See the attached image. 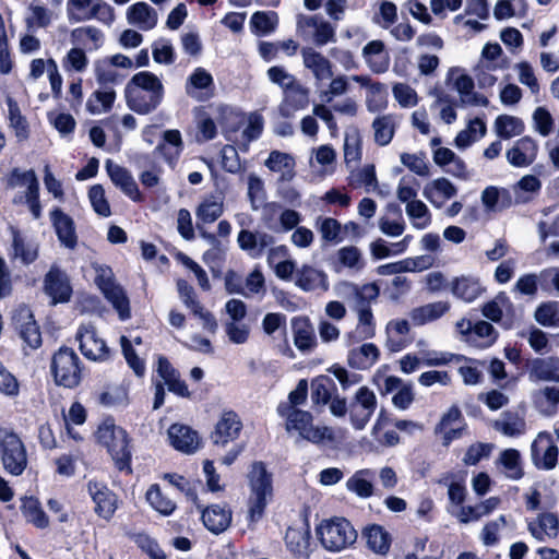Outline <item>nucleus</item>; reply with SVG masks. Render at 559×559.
Wrapping results in <instances>:
<instances>
[{
  "label": "nucleus",
  "mask_w": 559,
  "mask_h": 559,
  "mask_svg": "<svg viewBox=\"0 0 559 559\" xmlns=\"http://www.w3.org/2000/svg\"><path fill=\"white\" fill-rule=\"evenodd\" d=\"M377 396L368 386H360L349 403V418L356 430H362L377 409Z\"/></svg>",
  "instance_id": "obj_9"
},
{
  "label": "nucleus",
  "mask_w": 559,
  "mask_h": 559,
  "mask_svg": "<svg viewBox=\"0 0 559 559\" xmlns=\"http://www.w3.org/2000/svg\"><path fill=\"white\" fill-rule=\"evenodd\" d=\"M193 90L206 91L205 93H199L195 98L200 102L210 99L214 94V80L212 74L204 68H195L193 72L188 76L186 83V92L190 96H194Z\"/></svg>",
  "instance_id": "obj_29"
},
{
  "label": "nucleus",
  "mask_w": 559,
  "mask_h": 559,
  "mask_svg": "<svg viewBox=\"0 0 559 559\" xmlns=\"http://www.w3.org/2000/svg\"><path fill=\"white\" fill-rule=\"evenodd\" d=\"M163 479L166 480L170 486L185 493L188 499L197 503L198 493L191 483L182 475L177 473H165Z\"/></svg>",
  "instance_id": "obj_60"
},
{
  "label": "nucleus",
  "mask_w": 559,
  "mask_h": 559,
  "mask_svg": "<svg viewBox=\"0 0 559 559\" xmlns=\"http://www.w3.org/2000/svg\"><path fill=\"white\" fill-rule=\"evenodd\" d=\"M295 160L292 155L281 152L272 151L265 160V166L271 171H281L283 169H293Z\"/></svg>",
  "instance_id": "obj_64"
},
{
  "label": "nucleus",
  "mask_w": 559,
  "mask_h": 559,
  "mask_svg": "<svg viewBox=\"0 0 559 559\" xmlns=\"http://www.w3.org/2000/svg\"><path fill=\"white\" fill-rule=\"evenodd\" d=\"M451 290L455 297L472 302L481 295L484 288L477 278L461 276L453 280Z\"/></svg>",
  "instance_id": "obj_38"
},
{
  "label": "nucleus",
  "mask_w": 559,
  "mask_h": 559,
  "mask_svg": "<svg viewBox=\"0 0 559 559\" xmlns=\"http://www.w3.org/2000/svg\"><path fill=\"white\" fill-rule=\"evenodd\" d=\"M168 439L171 447L182 453L192 454L201 444L197 430L185 424L175 423L168 428Z\"/></svg>",
  "instance_id": "obj_18"
},
{
  "label": "nucleus",
  "mask_w": 559,
  "mask_h": 559,
  "mask_svg": "<svg viewBox=\"0 0 559 559\" xmlns=\"http://www.w3.org/2000/svg\"><path fill=\"white\" fill-rule=\"evenodd\" d=\"M537 151L536 141L530 136H523L508 150L507 159L514 167H527L536 159Z\"/></svg>",
  "instance_id": "obj_24"
},
{
  "label": "nucleus",
  "mask_w": 559,
  "mask_h": 559,
  "mask_svg": "<svg viewBox=\"0 0 559 559\" xmlns=\"http://www.w3.org/2000/svg\"><path fill=\"white\" fill-rule=\"evenodd\" d=\"M495 128L499 138L508 140L522 134L524 131V123L518 117L500 115L496 118Z\"/></svg>",
  "instance_id": "obj_45"
},
{
  "label": "nucleus",
  "mask_w": 559,
  "mask_h": 559,
  "mask_svg": "<svg viewBox=\"0 0 559 559\" xmlns=\"http://www.w3.org/2000/svg\"><path fill=\"white\" fill-rule=\"evenodd\" d=\"M224 193L215 190L205 194L195 209L197 227L216 222L224 213Z\"/></svg>",
  "instance_id": "obj_19"
},
{
  "label": "nucleus",
  "mask_w": 559,
  "mask_h": 559,
  "mask_svg": "<svg viewBox=\"0 0 559 559\" xmlns=\"http://www.w3.org/2000/svg\"><path fill=\"white\" fill-rule=\"evenodd\" d=\"M475 126L480 127V136H484L486 134L487 127H486L485 121L481 118L476 117V118L469 120V122L467 124V129L460 131L454 139V143L459 148H465V147L472 145V143H474L476 141Z\"/></svg>",
  "instance_id": "obj_55"
},
{
  "label": "nucleus",
  "mask_w": 559,
  "mask_h": 559,
  "mask_svg": "<svg viewBox=\"0 0 559 559\" xmlns=\"http://www.w3.org/2000/svg\"><path fill=\"white\" fill-rule=\"evenodd\" d=\"M356 333L360 341L369 340L374 336L376 321L370 305H365L359 308Z\"/></svg>",
  "instance_id": "obj_51"
},
{
  "label": "nucleus",
  "mask_w": 559,
  "mask_h": 559,
  "mask_svg": "<svg viewBox=\"0 0 559 559\" xmlns=\"http://www.w3.org/2000/svg\"><path fill=\"white\" fill-rule=\"evenodd\" d=\"M84 364L71 347L62 345L50 359V372L57 386L76 389L84 379Z\"/></svg>",
  "instance_id": "obj_4"
},
{
  "label": "nucleus",
  "mask_w": 559,
  "mask_h": 559,
  "mask_svg": "<svg viewBox=\"0 0 559 559\" xmlns=\"http://www.w3.org/2000/svg\"><path fill=\"white\" fill-rule=\"evenodd\" d=\"M495 428L507 437H519L525 432L526 423L516 413L504 412L503 419L496 421Z\"/></svg>",
  "instance_id": "obj_47"
},
{
  "label": "nucleus",
  "mask_w": 559,
  "mask_h": 559,
  "mask_svg": "<svg viewBox=\"0 0 559 559\" xmlns=\"http://www.w3.org/2000/svg\"><path fill=\"white\" fill-rule=\"evenodd\" d=\"M450 308L448 301L430 302L415 308L412 312V319L415 325H425L443 317Z\"/></svg>",
  "instance_id": "obj_37"
},
{
  "label": "nucleus",
  "mask_w": 559,
  "mask_h": 559,
  "mask_svg": "<svg viewBox=\"0 0 559 559\" xmlns=\"http://www.w3.org/2000/svg\"><path fill=\"white\" fill-rule=\"evenodd\" d=\"M287 550L297 559L306 557L310 550L311 531L307 518H305L302 526H289L284 537Z\"/></svg>",
  "instance_id": "obj_21"
},
{
  "label": "nucleus",
  "mask_w": 559,
  "mask_h": 559,
  "mask_svg": "<svg viewBox=\"0 0 559 559\" xmlns=\"http://www.w3.org/2000/svg\"><path fill=\"white\" fill-rule=\"evenodd\" d=\"M50 219L60 243L73 250L78 246V235L73 218L60 207H55L50 211Z\"/></svg>",
  "instance_id": "obj_20"
},
{
  "label": "nucleus",
  "mask_w": 559,
  "mask_h": 559,
  "mask_svg": "<svg viewBox=\"0 0 559 559\" xmlns=\"http://www.w3.org/2000/svg\"><path fill=\"white\" fill-rule=\"evenodd\" d=\"M75 338L79 341L80 352L86 359L106 361L110 358V348L103 338L98 337L93 325H80Z\"/></svg>",
  "instance_id": "obj_10"
},
{
  "label": "nucleus",
  "mask_w": 559,
  "mask_h": 559,
  "mask_svg": "<svg viewBox=\"0 0 559 559\" xmlns=\"http://www.w3.org/2000/svg\"><path fill=\"white\" fill-rule=\"evenodd\" d=\"M241 429L242 423L238 414L234 411H225L211 432L210 439L215 445L225 447L238 439Z\"/></svg>",
  "instance_id": "obj_15"
},
{
  "label": "nucleus",
  "mask_w": 559,
  "mask_h": 559,
  "mask_svg": "<svg viewBox=\"0 0 559 559\" xmlns=\"http://www.w3.org/2000/svg\"><path fill=\"white\" fill-rule=\"evenodd\" d=\"M183 151V141L179 130L170 129L163 133L162 141L155 147L154 153L163 156L169 165L176 164Z\"/></svg>",
  "instance_id": "obj_27"
},
{
  "label": "nucleus",
  "mask_w": 559,
  "mask_h": 559,
  "mask_svg": "<svg viewBox=\"0 0 559 559\" xmlns=\"http://www.w3.org/2000/svg\"><path fill=\"white\" fill-rule=\"evenodd\" d=\"M96 442L106 449L115 471L124 476L133 474V443L129 432L116 425L111 416L106 417L95 431Z\"/></svg>",
  "instance_id": "obj_1"
},
{
  "label": "nucleus",
  "mask_w": 559,
  "mask_h": 559,
  "mask_svg": "<svg viewBox=\"0 0 559 559\" xmlns=\"http://www.w3.org/2000/svg\"><path fill=\"white\" fill-rule=\"evenodd\" d=\"M481 202L487 211L496 212L511 206L512 199L508 190L503 189L500 195V191L497 187L488 186L481 193Z\"/></svg>",
  "instance_id": "obj_42"
},
{
  "label": "nucleus",
  "mask_w": 559,
  "mask_h": 559,
  "mask_svg": "<svg viewBox=\"0 0 559 559\" xmlns=\"http://www.w3.org/2000/svg\"><path fill=\"white\" fill-rule=\"evenodd\" d=\"M530 374L536 380L559 382V357L532 359Z\"/></svg>",
  "instance_id": "obj_35"
},
{
  "label": "nucleus",
  "mask_w": 559,
  "mask_h": 559,
  "mask_svg": "<svg viewBox=\"0 0 559 559\" xmlns=\"http://www.w3.org/2000/svg\"><path fill=\"white\" fill-rule=\"evenodd\" d=\"M43 292L51 306L69 302L73 295L70 276L59 265L52 264L44 275Z\"/></svg>",
  "instance_id": "obj_7"
},
{
  "label": "nucleus",
  "mask_w": 559,
  "mask_h": 559,
  "mask_svg": "<svg viewBox=\"0 0 559 559\" xmlns=\"http://www.w3.org/2000/svg\"><path fill=\"white\" fill-rule=\"evenodd\" d=\"M406 213L412 219H421L424 222H415L414 227L418 229L426 228L430 224V213L427 205L420 200H413L406 204Z\"/></svg>",
  "instance_id": "obj_61"
},
{
  "label": "nucleus",
  "mask_w": 559,
  "mask_h": 559,
  "mask_svg": "<svg viewBox=\"0 0 559 559\" xmlns=\"http://www.w3.org/2000/svg\"><path fill=\"white\" fill-rule=\"evenodd\" d=\"M374 142L380 146L388 145L394 136V126L390 116L377 117L372 122Z\"/></svg>",
  "instance_id": "obj_56"
},
{
  "label": "nucleus",
  "mask_w": 559,
  "mask_h": 559,
  "mask_svg": "<svg viewBox=\"0 0 559 559\" xmlns=\"http://www.w3.org/2000/svg\"><path fill=\"white\" fill-rule=\"evenodd\" d=\"M247 478L250 488L247 521L250 525L257 524L263 519L266 507L273 499L274 488L273 475L262 461L252 462Z\"/></svg>",
  "instance_id": "obj_3"
},
{
  "label": "nucleus",
  "mask_w": 559,
  "mask_h": 559,
  "mask_svg": "<svg viewBox=\"0 0 559 559\" xmlns=\"http://www.w3.org/2000/svg\"><path fill=\"white\" fill-rule=\"evenodd\" d=\"M157 373L164 380L163 384L167 385L169 392L182 399L191 397L186 381L180 378L179 370L171 365L167 357L160 356L158 358Z\"/></svg>",
  "instance_id": "obj_22"
},
{
  "label": "nucleus",
  "mask_w": 559,
  "mask_h": 559,
  "mask_svg": "<svg viewBox=\"0 0 559 559\" xmlns=\"http://www.w3.org/2000/svg\"><path fill=\"white\" fill-rule=\"evenodd\" d=\"M420 261H424L423 257L382 264L377 267V273L379 275H393L402 272H414L417 270L426 269V265H419Z\"/></svg>",
  "instance_id": "obj_53"
},
{
  "label": "nucleus",
  "mask_w": 559,
  "mask_h": 559,
  "mask_svg": "<svg viewBox=\"0 0 559 559\" xmlns=\"http://www.w3.org/2000/svg\"><path fill=\"white\" fill-rule=\"evenodd\" d=\"M105 166L112 183L118 187L128 198L138 203L144 201V197L138 187V183L127 168L115 164L111 159H107Z\"/></svg>",
  "instance_id": "obj_17"
},
{
  "label": "nucleus",
  "mask_w": 559,
  "mask_h": 559,
  "mask_svg": "<svg viewBox=\"0 0 559 559\" xmlns=\"http://www.w3.org/2000/svg\"><path fill=\"white\" fill-rule=\"evenodd\" d=\"M317 534L325 549L340 551L352 545L357 538V532L345 518H333L317 527Z\"/></svg>",
  "instance_id": "obj_6"
},
{
  "label": "nucleus",
  "mask_w": 559,
  "mask_h": 559,
  "mask_svg": "<svg viewBox=\"0 0 559 559\" xmlns=\"http://www.w3.org/2000/svg\"><path fill=\"white\" fill-rule=\"evenodd\" d=\"M145 498L148 504L164 516L171 515L177 509L176 501L166 491H163L158 484L148 487Z\"/></svg>",
  "instance_id": "obj_36"
},
{
  "label": "nucleus",
  "mask_w": 559,
  "mask_h": 559,
  "mask_svg": "<svg viewBox=\"0 0 559 559\" xmlns=\"http://www.w3.org/2000/svg\"><path fill=\"white\" fill-rule=\"evenodd\" d=\"M352 80L369 88L371 96L367 97L366 105L370 112H379L386 107L388 100L384 84L373 82L368 75L355 74L352 76Z\"/></svg>",
  "instance_id": "obj_30"
},
{
  "label": "nucleus",
  "mask_w": 559,
  "mask_h": 559,
  "mask_svg": "<svg viewBox=\"0 0 559 559\" xmlns=\"http://www.w3.org/2000/svg\"><path fill=\"white\" fill-rule=\"evenodd\" d=\"M559 449L551 441V436L542 431L531 444V459L537 469L550 471L558 462Z\"/></svg>",
  "instance_id": "obj_12"
},
{
  "label": "nucleus",
  "mask_w": 559,
  "mask_h": 559,
  "mask_svg": "<svg viewBox=\"0 0 559 559\" xmlns=\"http://www.w3.org/2000/svg\"><path fill=\"white\" fill-rule=\"evenodd\" d=\"M301 56L305 68L309 69L318 82L333 76L332 63L321 52L311 47H304Z\"/></svg>",
  "instance_id": "obj_26"
},
{
  "label": "nucleus",
  "mask_w": 559,
  "mask_h": 559,
  "mask_svg": "<svg viewBox=\"0 0 559 559\" xmlns=\"http://www.w3.org/2000/svg\"><path fill=\"white\" fill-rule=\"evenodd\" d=\"M13 324L24 345L31 349H37L43 344L40 326L36 322L31 310H22L13 317Z\"/></svg>",
  "instance_id": "obj_16"
},
{
  "label": "nucleus",
  "mask_w": 559,
  "mask_h": 559,
  "mask_svg": "<svg viewBox=\"0 0 559 559\" xmlns=\"http://www.w3.org/2000/svg\"><path fill=\"white\" fill-rule=\"evenodd\" d=\"M438 192L443 199L449 200L456 195V187L447 178H438L432 181L431 186H426L424 189V195L430 202H435L433 195Z\"/></svg>",
  "instance_id": "obj_57"
},
{
  "label": "nucleus",
  "mask_w": 559,
  "mask_h": 559,
  "mask_svg": "<svg viewBox=\"0 0 559 559\" xmlns=\"http://www.w3.org/2000/svg\"><path fill=\"white\" fill-rule=\"evenodd\" d=\"M336 391L334 380L326 374L317 376L311 380V400L314 405H326Z\"/></svg>",
  "instance_id": "obj_39"
},
{
  "label": "nucleus",
  "mask_w": 559,
  "mask_h": 559,
  "mask_svg": "<svg viewBox=\"0 0 559 559\" xmlns=\"http://www.w3.org/2000/svg\"><path fill=\"white\" fill-rule=\"evenodd\" d=\"M129 538L136 545L139 549H141L143 554L150 557V559H167V556L159 547L158 542L147 533H131L129 534Z\"/></svg>",
  "instance_id": "obj_43"
},
{
  "label": "nucleus",
  "mask_w": 559,
  "mask_h": 559,
  "mask_svg": "<svg viewBox=\"0 0 559 559\" xmlns=\"http://www.w3.org/2000/svg\"><path fill=\"white\" fill-rule=\"evenodd\" d=\"M380 357V350L373 343L362 344L348 352L347 364L350 368L366 370L372 367Z\"/></svg>",
  "instance_id": "obj_32"
},
{
  "label": "nucleus",
  "mask_w": 559,
  "mask_h": 559,
  "mask_svg": "<svg viewBox=\"0 0 559 559\" xmlns=\"http://www.w3.org/2000/svg\"><path fill=\"white\" fill-rule=\"evenodd\" d=\"M12 243L10 253L12 259H20L24 265H29L38 259V247L27 242L19 228L10 226Z\"/></svg>",
  "instance_id": "obj_31"
},
{
  "label": "nucleus",
  "mask_w": 559,
  "mask_h": 559,
  "mask_svg": "<svg viewBox=\"0 0 559 559\" xmlns=\"http://www.w3.org/2000/svg\"><path fill=\"white\" fill-rule=\"evenodd\" d=\"M197 508L201 511L203 525L211 533L218 535L230 526L233 511L227 502L213 503L207 507L197 503Z\"/></svg>",
  "instance_id": "obj_13"
},
{
  "label": "nucleus",
  "mask_w": 559,
  "mask_h": 559,
  "mask_svg": "<svg viewBox=\"0 0 559 559\" xmlns=\"http://www.w3.org/2000/svg\"><path fill=\"white\" fill-rule=\"evenodd\" d=\"M278 15L275 11H257L251 15L250 25L257 35H269L275 31Z\"/></svg>",
  "instance_id": "obj_44"
},
{
  "label": "nucleus",
  "mask_w": 559,
  "mask_h": 559,
  "mask_svg": "<svg viewBox=\"0 0 559 559\" xmlns=\"http://www.w3.org/2000/svg\"><path fill=\"white\" fill-rule=\"evenodd\" d=\"M492 451L491 443L476 442L471 444L464 455L463 462L466 465H476L484 457H488Z\"/></svg>",
  "instance_id": "obj_63"
},
{
  "label": "nucleus",
  "mask_w": 559,
  "mask_h": 559,
  "mask_svg": "<svg viewBox=\"0 0 559 559\" xmlns=\"http://www.w3.org/2000/svg\"><path fill=\"white\" fill-rule=\"evenodd\" d=\"M308 396V381L300 379L292 392L288 394L287 402H281L277 406V413L284 414V412L296 411L297 406L306 403Z\"/></svg>",
  "instance_id": "obj_52"
},
{
  "label": "nucleus",
  "mask_w": 559,
  "mask_h": 559,
  "mask_svg": "<svg viewBox=\"0 0 559 559\" xmlns=\"http://www.w3.org/2000/svg\"><path fill=\"white\" fill-rule=\"evenodd\" d=\"M284 99L278 107L282 117L290 118L295 111L306 109L310 104V91L298 80L285 85Z\"/></svg>",
  "instance_id": "obj_14"
},
{
  "label": "nucleus",
  "mask_w": 559,
  "mask_h": 559,
  "mask_svg": "<svg viewBox=\"0 0 559 559\" xmlns=\"http://www.w3.org/2000/svg\"><path fill=\"white\" fill-rule=\"evenodd\" d=\"M370 475L369 469H360L354 473L346 481L349 491L356 493L360 498H369L373 495V485L366 478Z\"/></svg>",
  "instance_id": "obj_50"
},
{
  "label": "nucleus",
  "mask_w": 559,
  "mask_h": 559,
  "mask_svg": "<svg viewBox=\"0 0 559 559\" xmlns=\"http://www.w3.org/2000/svg\"><path fill=\"white\" fill-rule=\"evenodd\" d=\"M103 38V33L94 26H81L71 31V40L73 44H85L87 39L95 43V47L98 48Z\"/></svg>",
  "instance_id": "obj_62"
},
{
  "label": "nucleus",
  "mask_w": 559,
  "mask_h": 559,
  "mask_svg": "<svg viewBox=\"0 0 559 559\" xmlns=\"http://www.w3.org/2000/svg\"><path fill=\"white\" fill-rule=\"evenodd\" d=\"M296 285L304 292L329 289L326 274L309 265H304L297 273Z\"/></svg>",
  "instance_id": "obj_33"
},
{
  "label": "nucleus",
  "mask_w": 559,
  "mask_h": 559,
  "mask_svg": "<svg viewBox=\"0 0 559 559\" xmlns=\"http://www.w3.org/2000/svg\"><path fill=\"white\" fill-rule=\"evenodd\" d=\"M120 344L128 366L138 377H143L145 373V361L138 356L134 347L127 336L122 335L120 337Z\"/></svg>",
  "instance_id": "obj_59"
},
{
  "label": "nucleus",
  "mask_w": 559,
  "mask_h": 559,
  "mask_svg": "<svg viewBox=\"0 0 559 559\" xmlns=\"http://www.w3.org/2000/svg\"><path fill=\"white\" fill-rule=\"evenodd\" d=\"M165 88L158 76L151 71L135 73L124 87L128 108L138 115H148L162 104Z\"/></svg>",
  "instance_id": "obj_2"
},
{
  "label": "nucleus",
  "mask_w": 559,
  "mask_h": 559,
  "mask_svg": "<svg viewBox=\"0 0 559 559\" xmlns=\"http://www.w3.org/2000/svg\"><path fill=\"white\" fill-rule=\"evenodd\" d=\"M127 19L131 24H138L144 31L152 29L157 24V12L146 2H136L128 8Z\"/></svg>",
  "instance_id": "obj_34"
},
{
  "label": "nucleus",
  "mask_w": 559,
  "mask_h": 559,
  "mask_svg": "<svg viewBox=\"0 0 559 559\" xmlns=\"http://www.w3.org/2000/svg\"><path fill=\"white\" fill-rule=\"evenodd\" d=\"M26 520L37 528H46L49 525V518L43 510L40 502L35 497H25L21 507Z\"/></svg>",
  "instance_id": "obj_41"
},
{
  "label": "nucleus",
  "mask_w": 559,
  "mask_h": 559,
  "mask_svg": "<svg viewBox=\"0 0 559 559\" xmlns=\"http://www.w3.org/2000/svg\"><path fill=\"white\" fill-rule=\"evenodd\" d=\"M362 538L372 552L385 556L390 551L392 545L391 534L380 524H368L362 528Z\"/></svg>",
  "instance_id": "obj_25"
},
{
  "label": "nucleus",
  "mask_w": 559,
  "mask_h": 559,
  "mask_svg": "<svg viewBox=\"0 0 559 559\" xmlns=\"http://www.w3.org/2000/svg\"><path fill=\"white\" fill-rule=\"evenodd\" d=\"M286 419V429L296 430L300 437L312 443L322 442L326 438V427H314L313 416L309 411L296 409L278 414Z\"/></svg>",
  "instance_id": "obj_8"
},
{
  "label": "nucleus",
  "mask_w": 559,
  "mask_h": 559,
  "mask_svg": "<svg viewBox=\"0 0 559 559\" xmlns=\"http://www.w3.org/2000/svg\"><path fill=\"white\" fill-rule=\"evenodd\" d=\"M0 460L3 469L12 476H21L27 467L26 447L12 429L0 428Z\"/></svg>",
  "instance_id": "obj_5"
},
{
  "label": "nucleus",
  "mask_w": 559,
  "mask_h": 559,
  "mask_svg": "<svg viewBox=\"0 0 559 559\" xmlns=\"http://www.w3.org/2000/svg\"><path fill=\"white\" fill-rule=\"evenodd\" d=\"M535 320L543 326H559V302L540 304L535 311Z\"/></svg>",
  "instance_id": "obj_54"
},
{
  "label": "nucleus",
  "mask_w": 559,
  "mask_h": 559,
  "mask_svg": "<svg viewBox=\"0 0 559 559\" xmlns=\"http://www.w3.org/2000/svg\"><path fill=\"white\" fill-rule=\"evenodd\" d=\"M87 492L95 503L94 512L102 519L109 521L118 509V496L107 484L91 479L87 483Z\"/></svg>",
  "instance_id": "obj_11"
},
{
  "label": "nucleus",
  "mask_w": 559,
  "mask_h": 559,
  "mask_svg": "<svg viewBox=\"0 0 559 559\" xmlns=\"http://www.w3.org/2000/svg\"><path fill=\"white\" fill-rule=\"evenodd\" d=\"M10 127L14 129L19 141H25L29 136V126L26 118L21 114L20 107L12 98L8 99Z\"/></svg>",
  "instance_id": "obj_48"
},
{
  "label": "nucleus",
  "mask_w": 559,
  "mask_h": 559,
  "mask_svg": "<svg viewBox=\"0 0 559 559\" xmlns=\"http://www.w3.org/2000/svg\"><path fill=\"white\" fill-rule=\"evenodd\" d=\"M97 19L100 22L110 25L115 21L114 8L103 0H97L85 15H70V21L81 22L85 20Z\"/></svg>",
  "instance_id": "obj_49"
},
{
  "label": "nucleus",
  "mask_w": 559,
  "mask_h": 559,
  "mask_svg": "<svg viewBox=\"0 0 559 559\" xmlns=\"http://www.w3.org/2000/svg\"><path fill=\"white\" fill-rule=\"evenodd\" d=\"M497 465L504 468L506 476L512 480H519L524 476V469L519 450L510 448L500 452Z\"/></svg>",
  "instance_id": "obj_40"
},
{
  "label": "nucleus",
  "mask_w": 559,
  "mask_h": 559,
  "mask_svg": "<svg viewBox=\"0 0 559 559\" xmlns=\"http://www.w3.org/2000/svg\"><path fill=\"white\" fill-rule=\"evenodd\" d=\"M88 199L96 214L103 217L111 215L110 204L105 195V189L102 185L96 183L90 187Z\"/></svg>",
  "instance_id": "obj_58"
},
{
  "label": "nucleus",
  "mask_w": 559,
  "mask_h": 559,
  "mask_svg": "<svg viewBox=\"0 0 559 559\" xmlns=\"http://www.w3.org/2000/svg\"><path fill=\"white\" fill-rule=\"evenodd\" d=\"M99 287L105 298L118 311L120 319H129L131 316L130 300L126 295L123 288L120 285H117L115 281L111 278L103 280L102 284H99Z\"/></svg>",
  "instance_id": "obj_28"
},
{
  "label": "nucleus",
  "mask_w": 559,
  "mask_h": 559,
  "mask_svg": "<svg viewBox=\"0 0 559 559\" xmlns=\"http://www.w3.org/2000/svg\"><path fill=\"white\" fill-rule=\"evenodd\" d=\"M116 99V92L112 88L108 91L96 90L86 102V109L90 114L96 115L102 111L111 110Z\"/></svg>",
  "instance_id": "obj_46"
},
{
  "label": "nucleus",
  "mask_w": 559,
  "mask_h": 559,
  "mask_svg": "<svg viewBox=\"0 0 559 559\" xmlns=\"http://www.w3.org/2000/svg\"><path fill=\"white\" fill-rule=\"evenodd\" d=\"M295 346L302 353L317 346L313 324L308 316H297L290 321Z\"/></svg>",
  "instance_id": "obj_23"
}]
</instances>
